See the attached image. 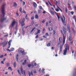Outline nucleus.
Returning <instances> with one entry per match:
<instances>
[{
  "mask_svg": "<svg viewBox=\"0 0 76 76\" xmlns=\"http://www.w3.org/2000/svg\"><path fill=\"white\" fill-rule=\"evenodd\" d=\"M74 13V12H71V13L72 14V15H73Z\"/></svg>",
  "mask_w": 76,
  "mask_h": 76,
  "instance_id": "5fc2aeb1",
  "label": "nucleus"
},
{
  "mask_svg": "<svg viewBox=\"0 0 76 76\" xmlns=\"http://www.w3.org/2000/svg\"><path fill=\"white\" fill-rule=\"evenodd\" d=\"M48 29L49 31H53V27L51 28V29H50V28H48Z\"/></svg>",
  "mask_w": 76,
  "mask_h": 76,
  "instance_id": "dca6fc26",
  "label": "nucleus"
},
{
  "mask_svg": "<svg viewBox=\"0 0 76 76\" xmlns=\"http://www.w3.org/2000/svg\"><path fill=\"white\" fill-rule=\"evenodd\" d=\"M33 6L34 7H36L37 6V4L35 3H34L33 4Z\"/></svg>",
  "mask_w": 76,
  "mask_h": 76,
  "instance_id": "f3484780",
  "label": "nucleus"
},
{
  "mask_svg": "<svg viewBox=\"0 0 76 76\" xmlns=\"http://www.w3.org/2000/svg\"><path fill=\"white\" fill-rule=\"evenodd\" d=\"M3 57H4V55H1L0 56V58H3Z\"/></svg>",
  "mask_w": 76,
  "mask_h": 76,
  "instance_id": "58836bf2",
  "label": "nucleus"
},
{
  "mask_svg": "<svg viewBox=\"0 0 76 76\" xmlns=\"http://www.w3.org/2000/svg\"><path fill=\"white\" fill-rule=\"evenodd\" d=\"M65 11L66 13H67V7H65Z\"/></svg>",
  "mask_w": 76,
  "mask_h": 76,
  "instance_id": "72a5a7b5",
  "label": "nucleus"
},
{
  "mask_svg": "<svg viewBox=\"0 0 76 76\" xmlns=\"http://www.w3.org/2000/svg\"><path fill=\"white\" fill-rule=\"evenodd\" d=\"M54 8L55 9V8H56V6H55L53 5V6Z\"/></svg>",
  "mask_w": 76,
  "mask_h": 76,
  "instance_id": "338daca9",
  "label": "nucleus"
},
{
  "mask_svg": "<svg viewBox=\"0 0 76 76\" xmlns=\"http://www.w3.org/2000/svg\"><path fill=\"white\" fill-rule=\"evenodd\" d=\"M61 32L64 36V38L63 39V44H64L65 42V37H64V34H63V31H62L61 30Z\"/></svg>",
  "mask_w": 76,
  "mask_h": 76,
  "instance_id": "1a4fd4ad",
  "label": "nucleus"
},
{
  "mask_svg": "<svg viewBox=\"0 0 76 76\" xmlns=\"http://www.w3.org/2000/svg\"><path fill=\"white\" fill-rule=\"evenodd\" d=\"M23 5L24 6V5H25V2H23Z\"/></svg>",
  "mask_w": 76,
  "mask_h": 76,
  "instance_id": "79ce46f5",
  "label": "nucleus"
},
{
  "mask_svg": "<svg viewBox=\"0 0 76 76\" xmlns=\"http://www.w3.org/2000/svg\"><path fill=\"white\" fill-rule=\"evenodd\" d=\"M20 12L21 13H22V8H21L20 9Z\"/></svg>",
  "mask_w": 76,
  "mask_h": 76,
  "instance_id": "4c0bfd02",
  "label": "nucleus"
},
{
  "mask_svg": "<svg viewBox=\"0 0 76 76\" xmlns=\"http://www.w3.org/2000/svg\"><path fill=\"white\" fill-rule=\"evenodd\" d=\"M45 32V29H43V31H42V32L43 34H44Z\"/></svg>",
  "mask_w": 76,
  "mask_h": 76,
  "instance_id": "393cba45",
  "label": "nucleus"
},
{
  "mask_svg": "<svg viewBox=\"0 0 76 76\" xmlns=\"http://www.w3.org/2000/svg\"><path fill=\"white\" fill-rule=\"evenodd\" d=\"M45 20H43L42 22V23H45Z\"/></svg>",
  "mask_w": 76,
  "mask_h": 76,
  "instance_id": "09e8293b",
  "label": "nucleus"
},
{
  "mask_svg": "<svg viewBox=\"0 0 76 76\" xmlns=\"http://www.w3.org/2000/svg\"><path fill=\"white\" fill-rule=\"evenodd\" d=\"M5 60H6V58H4L3 59V61H5Z\"/></svg>",
  "mask_w": 76,
  "mask_h": 76,
  "instance_id": "603ef678",
  "label": "nucleus"
},
{
  "mask_svg": "<svg viewBox=\"0 0 76 76\" xmlns=\"http://www.w3.org/2000/svg\"><path fill=\"white\" fill-rule=\"evenodd\" d=\"M31 75L32 76H33V73L32 72H31Z\"/></svg>",
  "mask_w": 76,
  "mask_h": 76,
  "instance_id": "69168bd1",
  "label": "nucleus"
},
{
  "mask_svg": "<svg viewBox=\"0 0 76 76\" xmlns=\"http://www.w3.org/2000/svg\"><path fill=\"white\" fill-rule=\"evenodd\" d=\"M55 14L56 15H57V16L58 19V20H59V19H60V17H59V16H58V14H57V12H56V11H55Z\"/></svg>",
  "mask_w": 76,
  "mask_h": 76,
  "instance_id": "4468645a",
  "label": "nucleus"
},
{
  "mask_svg": "<svg viewBox=\"0 0 76 76\" xmlns=\"http://www.w3.org/2000/svg\"><path fill=\"white\" fill-rule=\"evenodd\" d=\"M54 47H52V48H51V50H54Z\"/></svg>",
  "mask_w": 76,
  "mask_h": 76,
  "instance_id": "6e6d98bb",
  "label": "nucleus"
},
{
  "mask_svg": "<svg viewBox=\"0 0 76 76\" xmlns=\"http://www.w3.org/2000/svg\"><path fill=\"white\" fill-rule=\"evenodd\" d=\"M1 11L2 13L4 14V7H3L2 8Z\"/></svg>",
  "mask_w": 76,
  "mask_h": 76,
  "instance_id": "2eb2a0df",
  "label": "nucleus"
},
{
  "mask_svg": "<svg viewBox=\"0 0 76 76\" xmlns=\"http://www.w3.org/2000/svg\"><path fill=\"white\" fill-rule=\"evenodd\" d=\"M7 51H10V52L11 51L10 50H9V49H7Z\"/></svg>",
  "mask_w": 76,
  "mask_h": 76,
  "instance_id": "680f3d73",
  "label": "nucleus"
},
{
  "mask_svg": "<svg viewBox=\"0 0 76 76\" xmlns=\"http://www.w3.org/2000/svg\"><path fill=\"white\" fill-rule=\"evenodd\" d=\"M40 31H41V30H37V33H36V35H37V34H39L40 33Z\"/></svg>",
  "mask_w": 76,
  "mask_h": 76,
  "instance_id": "6ab92c4d",
  "label": "nucleus"
},
{
  "mask_svg": "<svg viewBox=\"0 0 76 76\" xmlns=\"http://www.w3.org/2000/svg\"><path fill=\"white\" fill-rule=\"evenodd\" d=\"M51 45V43H49L47 44V47H50Z\"/></svg>",
  "mask_w": 76,
  "mask_h": 76,
  "instance_id": "4be33fe9",
  "label": "nucleus"
},
{
  "mask_svg": "<svg viewBox=\"0 0 76 76\" xmlns=\"http://www.w3.org/2000/svg\"><path fill=\"white\" fill-rule=\"evenodd\" d=\"M7 66H9V64L7 63L6 64Z\"/></svg>",
  "mask_w": 76,
  "mask_h": 76,
  "instance_id": "49530a36",
  "label": "nucleus"
},
{
  "mask_svg": "<svg viewBox=\"0 0 76 76\" xmlns=\"http://www.w3.org/2000/svg\"><path fill=\"white\" fill-rule=\"evenodd\" d=\"M56 12H58L59 11V10L58 9H56Z\"/></svg>",
  "mask_w": 76,
  "mask_h": 76,
  "instance_id": "ea45409f",
  "label": "nucleus"
},
{
  "mask_svg": "<svg viewBox=\"0 0 76 76\" xmlns=\"http://www.w3.org/2000/svg\"><path fill=\"white\" fill-rule=\"evenodd\" d=\"M50 11V14L52 15H54V12L53 11L51 10H49Z\"/></svg>",
  "mask_w": 76,
  "mask_h": 76,
  "instance_id": "ddd939ff",
  "label": "nucleus"
},
{
  "mask_svg": "<svg viewBox=\"0 0 76 76\" xmlns=\"http://www.w3.org/2000/svg\"><path fill=\"white\" fill-rule=\"evenodd\" d=\"M19 53H21L23 55L25 54V50L22 48H20L18 50Z\"/></svg>",
  "mask_w": 76,
  "mask_h": 76,
  "instance_id": "39448f33",
  "label": "nucleus"
},
{
  "mask_svg": "<svg viewBox=\"0 0 76 76\" xmlns=\"http://www.w3.org/2000/svg\"><path fill=\"white\" fill-rule=\"evenodd\" d=\"M22 61H23V60H21L20 62H21V63H22Z\"/></svg>",
  "mask_w": 76,
  "mask_h": 76,
  "instance_id": "774afa93",
  "label": "nucleus"
},
{
  "mask_svg": "<svg viewBox=\"0 0 76 76\" xmlns=\"http://www.w3.org/2000/svg\"><path fill=\"white\" fill-rule=\"evenodd\" d=\"M37 66V64L35 63V61H34L33 62H32L31 64H29L28 66L29 67H31V66L33 67L34 66Z\"/></svg>",
  "mask_w": 76,
  "mask_h": 76,
  "instance_id": "20e7f679",
  "label": "nucleus"
},
{
  "mask_svg": "<svg viewBox=\"0 0 76 76\" xmlns=\"http://www.w3.org/2000/svg\"><path fill=\"white\" fill-rule=\"evenodd\" d=\"M56 7H57V8H58V9H60V8L58 7V5L56 4Z\"/></svg>",
  "mask_w": 76,
  "mask_h": 76,
  "instance_id": "37998d69",
  "label": "nucleus"
},
{
  "mask_svg": "<svg viewBox=\"0 0 76 76\" xmlns=\"http://www.w3.org/2000/svg\"><path fill=\"white\" fill-rule=\"evenodd\" d=\"M7 36H8V34L6 33V35H5L4 37H7Z\"/></svg>",
  "mask_w": 76,
  "mask_h": 76,
  "instance_id": "a19ab883",
  "label": "nucleus"
},
{
  "mask_svg": "<svg viewBox=\"0 0 76 76\" xmlns=\"http://www.w3.org/2000/svg\"><path fill=\"white\" fill-rule=\"evenodd\" d=\"M26 60H25L24 62L23 63V64L24 65V64H26Z\"/></svg>",
  "mask_w": 76,
  "mask_h": 76,
  "instance_id": "5701e85b",
  "label": "nucleus"
},
{
  "mask_svg": "<svg viewBox=\"0 0 76 76\" xmlns=\"http://www.w3.org/2000/svg\"><path fill=\"white\" fill-rule=\"evenodd\" d=\"M48 22H47L46 23V25L47 26H48Z\"/></svg>",
  "mask_w": 76,
  "mask_h": 76,
  "instance_id": "13d9d810",
  "label": "nucleus"
},
{
  "mask_svg": "<svg viewBox=\"0 0 76 76\" xmlns=\"http://www.w3.org/2000/svg\"><path fill=\"white\" fill-rule=\"evenodd\" d=\"M42 70L43 71L42 72V73H45V72H44V70H45V69H42Z\"/></svg>",
  "mask_w": 76,
  "mask_h": 76,
  "instance_id": "c03bdc74",
  "label": "nucleus"
},
{
  "mask_svg": "<svg viewBox=\"0 0 76 76\" xmlns=\"http://www.w3.org/2000/svg\"><path fill=\"white\" fill-rule=\"evenodd\" d=\"M63 30H64V34H66V29H64H64H63Z\"/></svg>",
  "mask_w": 76,
  "mask_h": 76,
  "instance_id": "2f4dec72",
  "label": "nucleus"
},
{
  "mask_svg": "<svg viewBox=\"0 0 76 76\" xmlns=\"http://www.w3.org/2000/svg\"><path fill=\"white\" fill-rule=\"evenodd\" d=\"M20 69L22 74H23V75H24V76H25V71L24 70L23 71V69H22V68H20Z\"/></svg>",
  "mask_w": 76,
  "mask_h": 76,
  "instance_id": "9d476101",
  "label": "nucleus"
},
{
  "mask_svg": "<svg viewBox=\"0 0 76 76\" xmlns=\"http://www.w3.org/2000/svg\"><path fill=\"white\" fill-rule=\"evenodd\" d=\"M45 36H46V37L48 36V34L47 33H46L45 34Z\"/></svg>",
  "mask_w": 76,
  "mask_h": 76,
  "instance_id": "473e14b6",
  "label": "nucleus"
},
{
  "mask_svg": "<svg viewBox=\"0 0 76 76\" xmlns=\"http://www.w3.org/2000/svg\"><path fill=\"white\" fill-rule=\"evenodd\" d=\"M14 67H16V62H15L14 64Z\"/></svg>",
  "mask_w": 76,
  "mask_h": 76,
  "instance_id": "b1692460",
  "label": "nucleus"
},
{
  "mask_svg": "<svg viewBox=\"0 0 76 76\" xmlns=\"http://www.w3.org/2000/svg\"><path fill=\"white\" fill-rule=\"evenodd\" d=\"M17 7V4L16 3H14V7Z\"/></svg>",
  "mask_w": 76,
  "mask_h": 76,
  "instance_id": "a211bd4d",
  "label": "nucleus"
},
{
  "mask_svg": "<svg viewBox=\"0 0 76 76\" xmlns=\"http://www.w3.org/2000/svg\"><path fill=\"white\" fill-rule=\"evenodd\" d=\"M46 4H47V6H48V2H46Z\"/></svg>",
  "mask_w": 76,
  "mask_h": 76,
  "instance_id": "0e129e2a",
  "label": "nucleus"
},
{
  "mask_svg": "<svg viewBox=\"0 0 76 76\" xmlns=\"http://www.w3.org/2000/svg\"><path fill=\"white\" fill-rule=\"evenodd\" d=\"M11 50L12 51H14V50H15V49L13 48H12L11 49Z\"/></svg>",
  "mask_w": 76,
  "mask_h": 76,
  "instance_id": "c756f323",
  "label": "nucleus"
},
{
  "mask_svg": "<svg viewBox=\"0 0 76 76\" xmlns=\"http://www.w3.org/2000/svg\"><path fill=\"white\" fill-rule=\"evenodd\" d=\"M38 37V35H37L36 36L35 38H37Z\"/></svg>",
  "mask_w": 76,
  "mask_h": 76,
  "instance_id": "4d7b16f0",
  "label": "nucleus"
},
{
  "mask_svg": "<svg viewBox=\"0 0 76 76\" xmlns=\"http://www.w3.org/2000/svg\"><path fill=\"white\" fill-rule=\"evenodd\" d=\"M61 48H62V46H61V49L60 50V53H61V51H62V50L61 49Z\"/></svg>",
  "mask_w": 76,
  "mask_h": 76,
  "instance_id": "cd10ccee",
  "label": "nucleus"
},
{
  "mask_svg": "<svg viewBox=\"0 0 76 76\" xmlns=\"http://www.w3.org/2000/svg\"><path fill=\"white\" fill-rule=\"evenodd\" d=\"M25 18L27 20H28V19H29V18H28V14H26V15L25 16Z\"/></svg>",
  "mask_w": 76,
  "mask_h": 76,
  "instance_id": "412c9836",
  "label": "nucleus"
},
{
  "mask_svg": "<svg viewBox=\"0 0 76 76\" xmlns=\"http://www.w3.org/2000/svg\"><path fill=\"white\" fill-rule=\"evenodd\" d=\"M4 61H1V63L2 64H4Z\"/></svg>",
  "mask_w": 76,
  "mask_h": 76,
  "instance_id": "864d4df0",
  "label": "nucleus"
},
{
  "mask_svg": "<svg viewBox=\"0 0 76 76\" xmlns=\"http://www.w3.org/2000/svg\"><path fill=\"white\" fill-rule=\"evenodd\" d=\"M18 57H19V55H17L16 57V61H17L18 63V62H19V61L18 60Z\"/></svg>",
  "mask_w": 76,
  "mask_h": 76,
  "instance_id": "f8f14e48",
  "label": "nucleus"
},
{
  "mask_svg": "<svg viewBox=\"0 0 76 76\" xmlns=\"http://www.w3.org/2000/svg\"><path fill=\"white\" fill-rule=\"evenodd\" d=\"M35 18L36 19H38V15H36L35 16Z\"/></svg>",
  "mask_w": 76,
  "mask_h": 76,
  "instance_id": "a878e982",
  "label": "nucleus"
},
{
  "mask_svg": "<svg viewBox=\"0 0 76 76\" xmlns=\"http://www.w3.org/2000/svg\"><path fill=\"white\" fill-rule=\"evenodd\" d=\"M17 25H18V22L14 21L11 24V26L12 27H13L15 25L17 26Z\"/></svg>",
  "mask_w": 76,
  "mask_h": 76,
  "instance_id": "0eeeda50",
  "label": "nucleus"
},
{
  "mask_svg": "<svg viewBox=\"0 0 76 76\" xmlns=\"http://www.w3.org/2000/svg\"><path fill=\"white\" fill-rule=\"evenodd\" d=\"M17 72L19 74V75H20V71H19V70L18 69Z\"/></svg>",
  "mask_w": 76,
  "mask_h": 76,
  "instance_id": "bb28decb",
  "label": "nucleus"
},
{
  "mask_svg": "<svg viewBox=\"0 0 76 76\" xmlns=\"http://www.w3.org/2000/svg\"><path fill=\"white\" fill-rule=\"evenodd\" d=\"M46 13V11H44L43 12V13Z\"/></svg>",
  "mask_w": 76,
  "mask_h": 76,
  "instance_id": "bf43d9fd",
  "label": "nucleus"
},
{
  "mask_svg": "<svg viewBox=\"0 0 76 76\" xmlns=\"http://www.w3.org/2000/svg\"><path fill=\"white\" fill-rule=\"evenodd\" d=\"M48 4H50V5L51 6H52V4H51V3L49 1H48Z\"/></svg>",
  "mask_w": 76,
  "mask_h": 76,
  "instance_id": "f704fd0d",
  "label": "nucleus"
},
{
  "mask_svg": "<svg viewBox=\"0 0 76 76\" xmlns=\"http://www.w3.org/2000/svg\"><path fill=\"white\" fill-rule=\"evenodd\" d=\"M12 41V40H10L9 42H8V44H9V45L10 46L11 45H10V44H11V42Z\"/></svg>",
  "mask_w": 76,
  "mask_h": 76,
  "instance_id": "aec40b11",
  "label": "nucleus"
},
{
  "mask_svg": "<svg viewBox=\"0 0 76 76\" xmlns=\"http://www.w3.org/2000/svg\"><path fill=\"white\" fill-rule=\"evenodd\" d=\"M68 31H69V34L70 35V36H69L68 39L69 41H71L72 39V34L71 33V31H70V26H69V25H68Z\"/></svg>",
  "mask_w": 76,
  "mask_h": 76,
  "instance_id": "f257e3e1",
  "label": "nucleus"
},
{
  "mask_svg": "<svg viewBox=\"0 0 76 76\" xmlns=\"http://www.w3.org/2000/svg\"><path fill=\"white\" fill-rule=\"evenodd\" d=\"M34 73H37V71H34Z\"/></svg>",
  "mask_w": 76,
  "mask_h": 76,
  "instance_id": "e2e57ef3",
  "label": "nucleus"
},
{
  "mask_svg": "<svg viewBox=\"0 0 76 76\" xmlns=\"http://www.w3.org/2000/svg\"><path fill=\"white\" fill-rule=\"evenodd\" d=\"M65 48L64 51V54L66 55L67 54V50H69V45L66 44L65 45Z\"/></svg>",
  "mask_w": 76,
  "mask_h": 76,
  "instance_id": "f03ea898",
  "label": "nucleus"
},
{
  "mask_svg": "<svg viewBox=\"0 0 76 76\" xmlns=\"http://www.w3.org/2000/svg\"><path fill=\"white\" fill-rule=\"evenodd\" d=\"M8 43V41H7V42H4L1 43L0 44V45H3V44H4V45L3 46V47H5V45H6Z\"/></svg>",
  "mask_w": 76,
  "mask_h": 76,
  "instance_id": "6e6552de",
  "label": "nucleus"
},
{
  "mask_svg": "<svg viewBox=\"0 0 76 76\" xmlns=\"http://www.w3.org/2000/svg\"><path fill=\"white\" fill-rule=\"evenodd\" d=\"M61 19L64 25L66 26V18H65V17L63 15L62 17H61Z\"/></svg>",
  "mask_w": 76,
  "mask_h": 76,
  "instance_id": "7ed1b4c3",
  "label": "nucleus"
},
{
  "mask_svg": "<svg viewBox=\"0 0 76 76\" xmlns=\"http://www.w3.org/2000/svg\"><path fill=\"white\" fill-rule=\"evenodd\" d=\"M23 13L25 14H26V12H25V11H23Z\"/></svg>",
  "mask_w": 76,
  "mask_h": 76,
  "instance_id": "3c124183",
  "label": "nucleus"
},
{
  "mask_svg": "<svg viewBox=\"0 0 76 76\" xmlns=\"http://www.w3.org/2000/svg\"><path fill=\"white\" fill-rule=\"evenodd\" d=\"M8 69L9 70H11V71H12V68H11V67H9L8 68Z\"/></svg>",
  "mask_w": 76,
  "mask_h": 76,
  "instance_id": "c85d7f7f",
  "label": "nucleus"
},
{
  "mask_svg": "<svg viewBox=\"0 0 76 76\" xmlns=\"http://www.w3.org/2000/svg\"><path fill=\"white\" fill-rule=\"evenodd\" d=\"M31 20H33V19H34V17L32 16V18H31Z\"/></svg>",
  "mask_w": 76,
  "mask_h": 76,
  "instance_id": "e433bc0d",
  "label": "nucleus"
},
{
  "mask_svg": "<svg viewBox=\"0 0 76 76\" xmlns=\"http://www.w3.org/2000/svg\"><path fill=\"white\" fill-rule=\"evenodd\" d=\"M35 29V27H34V28H33V29L32 30V32H33L34 31V29Z\"/></svg>",
  "mask_w": 76,
  "mask_h": 76,
  "instance_id": "a18cd8bd",
  "label": "nucleus"
},
{
  "mask_svg": "<svg viewBox=\"0 0 76 76\" xmlns=\"http://www.w3.org/2000/svg\"><path fill=\"white\" fill-rule=\"evenodd\" d=\"M61 42H62V38L61 37H60L59 38L58 44H60V43H61Z\"/></svg>",
  "mask_w": 76,
  "mask_h": 76,
  "instance_id": "9b49d317",
  "label": "nucleus"
},
{
  "mask_svg": "<svg viewBox=\"0 0 76 76\" xmlns=\"http://www.w3.org/2000/svg\"><path fill=\"white\" fill-rule=\"evenodd\" d=\"M39 9H42V7H41V6H39Z\"/></svg>",
  "mask_w": 76,
  "mask_h": 76,
  "instance_id": "c9c22d12",
  "label": "nucleus"
},
{
  "mask_svg": "<svg viewBox=\"0 0 76 76\" xmlns=\"http://www.w3.org/2000/svg\"><path fill=\"white\" fill-rule=\"evenodd\" d=\"M16 15L17 16H19V14H18V13H16Z\"/></svg>",
  "mask_w": 76,
  "mask_h": 76,
  "instance_id": "052dcab7",
  "label": "nucleus"
},
{
  "mask_svg": "<svg viewBox=\"0 0 76 76\" xmlns=\"http://www.w3.org/2000/svg\"><path fill=\"white\" fill-rule=\"evenodd\" d=\"M41 13V11L40 10H39V13Z\"/></svg>",
  "mask_w": 76,
  "mask_h": 76,
  "instance_id": "8fccbe9b",
  "label": "nucleus"
},
{
  "mask_svg": "<svg viewBox=\"0 0 76 76\" xmlns=\"http://www.w3.org/2000/svg\"><path fill=\"white\" fill-rule=\"evenodd\" d=\"M53 35H55V34L56 33V32L54 30L53 31Z\"/></svg>",
  "mask_w": 76,
  "mask_h": 76,
  "instance_id": "7c9ffc66",
  "label": "nucleus"
},
{
  "mask_svg": "<svg viewBox=\"0 0 76 76\" xmlns=\"http://www.w3.org/2000/svg\"><path fill=\"white\" fill-rule=\"evenodd\" d=\"M29 74V76H31V73L30 72H29L28 73Z\"/></svg>",
  "mask_w": 76,
  "mask_h": 76,
  "instance_id": "de8ad7c7",
  "label": "nucleus"
},
{
  "mask_svg": "<svg viewBox=\"0 0 76 76\" xmlns=\"http://www.w3.org/2000/svg\"><path fill=\"white\" fill-rule=\"evenodd\" d=\"M22 21L23 22H22V21H20V20H19L20 23L21 25V26H22V28H25V24H24L22 25V24L23 23L25 22V19H23L22 20Z\"/></svg>",
  "mask_w": 76,
  "mask_h": 76,
  "instance_id": "423d86ee",
  "label": "nucleus"
}]
</instances>
